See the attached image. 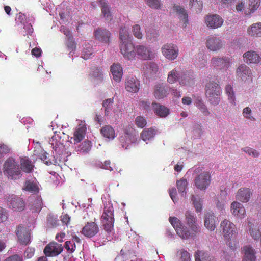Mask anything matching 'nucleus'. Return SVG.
Returning a JSON list of instances; mask_svg holds the SVG:
<instances>
[{
  "instance_id": "62",
  "label": "nucleus",
  "mask_w": 261,
  "mask_h": 261,
  "mask_svg": "<svg viewBox=\"0 0 261 261\" xmlns=\"http://www.w3.org/2000/svg\"><path fill=\"white\" fill-rule=\"evenodd\" d=\"M146 121L142 116H137L135 119V124L140 128H143L146 125Z\"/></svg>"
},
{
  "instance_id": "63",
  "label": "nucleus",
  "mask_w": 261,
  "mask_h": 261,
  "mask_svg": "<svg viewBox=\"0 0 261 261\" xmlns=\"http://www.w3.org/2000/svg\"><path fill=\"white\" fill-rule=\"evenodd\" d=\"M11 150V148L7 145L4 143H0V159H1L4 154L8 153Z\"/></svg>"
},
{
  "instance_id": "17",
  "label": "nucleus",
  "mask_w": 261,
  "mask_h": 261,
  "mask_svg": "<svg viewBox=\"0 0 261 261\" xmlns=\"http://www.w3.org/2000/svg\"><path fill=\"white\" fill-rule=\"evenodd\" d=\"M232 214L238 219L243 218L246 215V210L243 205L237 202L233 201L230 206Z\"/></svg>"
},
{
  "instance_id": "12",
  "label": "nucleus",
  "mask_w": 261,
  "mask_h": 261,
  "mask_svg": "<svg viewBox=\"0 0 261 261\" xmlns=\"http://www.w3.org/2000/svg\"><path fill=\"white\" fill-rule=\"evenodd\" d=\"M99 231V228L94 222H87L83 227L81 233L85 237L91 238L95 236Z\"/></svg>"
},
{
  "instance_id": "64",
  "label": "nucleus",
  "mask_w": 261,
  "mask_h": 261,
  "mask_svg": "<svg viewBox=\"0 0 261 261\" xmlns=\"http://www.w3.org/2000/svg\"><path fill=\"white\" fill-rule=\"evenodd\" d=\"M64 247L67 251L72 253L75 249L76 245L75 243H72L70 241H67L65 242Z\"/></svg>"
},
{
  "instance_id": "55",
  "label": "nucleus",
  "mask_w": 261,
  "mask_h": 261,
  "mask_svg": "<svg viewBox=\"0 0 261 261\" xmlns=\"http://www.w3.org/2000/svg\"><path fill=\"white\" fill-rule=\"evenodd\" d=\"M149 7L154 9H161L163 4L161 0H144Z\"/></svg>"
},
{
  "instance_id": "32",
  "label": "nucleus",
  "mask_w": 261,
  "mask_h": 261,
  "mask_svg": "<svg viewBox=\"0 0 261 261\" xmlns=\"http://www.w3.org/2000/svg\"><path fill=\"white\" fill-rule=\"evenodd\" d=\"M247 33L252 37H261V22L255 23L249 27Z\"/></svg>"
},
{
  "instance_id": "11",
  "label": "nucleus",
  "mask_w": 261,
  "mask_h": 261,
  "mask_svg": "<svg viewBox=\"0 0 261 261\" xmlns=\"http://www.w3.org/2000/svg\"><path fill=\"white\" fill-rule=\"evenodd\" d=\"M237 76L244 82H251L252 81V73L251 69L247 65L242 64L240 65L236 70Z\"/></svg>"
},
{
  "instance_id": "54",
  "label": "nucleus",
  "mask_w": 261,
  "mask_h": 261,
  "mask_svg": "<svg viewBox=\"0 0 261 261\" xmlns=\"http://www.w3.org/2000/svg\"><path fill=\"white\" fill-rule=\"evenodd\" d=\"M225 93L228 96L229 101L233 103L235 101V95L232 87L231 85H227L225 88Z\"/></svg>"
},
{
  "instance_id": "50",
  "label": "nucleus",
  "mask_w": 261,
  "mask_h": 261,
  "mask_svg": "<svg viewBox=\"0 0 261 261\" xmlns=\"http://www.w3.org/2000/svg\"><path fill=\"white\" fill-rule=\"evenodd\" d=\"M155 130L152 128L145 129L141 134V137L143 140L146 141L152 138L155 135Z\"/></svg>"
},
{
  "instance_id": "19",
  "label": "nucleus",
  "mask_w": 261,
  "mask_h": 261,
  "mask_svg": "<svg viewBox=\"0 0 261 261\" xmlns=\"http://www.w3.org/2000/svg\"><path fill=\"white\" fill-rule=\"evenodd\" d=\"M223 46L222 40L215 37H211L206 41V47L212 51H217Z\"/></svg>"
},
{
  "instance_id": "4",
  "label": "nucleus",
  "mask_w": 261,
  "mask_h": 261,
  "mask_svg": "<svg viewBox=\"0 0 261 261\" xmlns=\"http://www.w3.org/2000/svg\"><path fill=\"white\" fill-rule=\"evenodd\" d=\"M5 174L12 179H16L21 176V170L18 164L12 158L8 159L4 165Z\"/></svg>"
},
{
  "instance_id": "40",
  "label": "nucleus",
  "mask_w": 261,
  "mask_h": 261,
  "mask_svg": "<svg viewBox=\"0 0 261 261\" xmlns=\"http://www.w3.org/2000/svg\"><path fill=\"white\" fill-rule=\"evenodd\" d=\"M143 69L146 74H153L158 72V66L154 62H149L144 65Z\"/></svg>"
},
{
  "instance_id": "48",
  "label": "nucleus",
  "mask_w": 261,
  "mask_h": 261,
  "mask_svg": "<svg viewBox=\"0 0 261 261\" xmlns=\"http://www.w3.org/2000/svg\"><path fill=\"white\" fill-rule=\"evenodd\" d=\"M260 0H249V10L245 11V15H249L257 10L260 5Z\"/></svg>"
},
{
  "instance_id": "38",
  "label": "nucleus",
  "mask_w": 261,
  "mask_h": 261,
  "mask_svg": "<svg viewBox=\"0 0 261 261\" xmlns=\"http://www.w3.org/2000/svg\"><path fill=\"white\" fill-rule=\"evenodd\" d=\"M194 256L195 261H215L213 257L201 250H197L195 252Z\"/></svg>"
},
{
  "instance_id": "2",
  "label": "nucleus",
  "mask_w": 261,
  "mask_h": 261,
  "mask_svg": "<svg viewBox=\"0 0 261 261\" xmlns=\"http://www.w3.org/2000/svg\"><path fill=\"white\" fill-rule=\"evenodd\" d=\"M220 228L223 237L226 241V243L231 250H234L236 248V244L234 246L231 245L230 241L231 239L235 238L238 233L236 225L230 220L224 219L220 223Z\"/></svg>"
},
{
  "instance_id": "8",
  "label": "nucleus",
  "mask_w": 261,
  "mask_h": 261,
  "mask_svg": "<svg viewBox=\"0 0 261 261\" xmlns=\"http://www.w3.org/2000/svg\"><path fill=\"white\" fill-rule=\"evenodd\" d=\"M120 52L123 57L128 60H135L136 57V46L132 41L120 44Z\"/></svg>"
},
{
  "instance_id": "45",
  "label": "nucleus",
  "mask_w": 261,
  "mask_h": 261,
  "mask_svg": "<svg viewBox=\"0 0 261 261\" xmlns=\"http://www.w3.org/2000/svg\"><path fill=\"white\" fill-rule=\"evenodd\" d=\"M22 189L33 193H37L39 192L38 186L30 180L25 181L24 188Z\"/></svg>"
},
{
  "instance_id": "37",
  "label": "nucleus",
  "mask_w": 261,
  "mask_h": 261,
  "mask_svg": "<svg viewBox=\"0 0 261 261\" xmlns=\"http://www.w3.org/2000/svg\"><path fill=\"white\" fill-rule=\"evenodd\" d=\"M221 93L216 91V92L214 94L211 93V91H208L207 94H205L206 97L208 98V101L210 103L214 106L218 105L221 100Z\"/></svg>"
},
{
  "instance_id": "31",
  "label": "nucleus",
  "mask_w": 261,
  "mask_h": 261,
  "mask_svg": "<svg viewBox=\"0 0 261 261\" xmlns=\"http://www.w3.org/2000/svg\"><path fill=\"white\" fill-rule=\"evenodd\" d=\"M244 253L243 261H255V252L253 248L250 246H245L243 249Z\"/></svg>"
},
{
  "instance_id": "27",
  "label": "nucleus",
  "mask_w": 261,
  "mask_h": 261,
  "mask_svg": "<svg viewBox=\"0 0 261 261\" xmlns=\"http://www.w3.org/2000/svg\"><path fill=\"white\" fill-rule=\"evenodd\" d=\"M87 128L84 124H80L76 128L73 137L72 138L74 140V144L81 141L85 137Z\"/></svg>"
},
{
  "instance_id": "23",
  "label": "nucleus",
  "mask_w": 261,
  "mask_h": 261,
  "mask_svg": "<svg viewBox=\"0 0 261 261\" xmlns=\"http://www.w3.org/2000/svg\"><path fill=\"white\" fill-rule=\"evenodd\" d=\"M139 85V81L135 77H128L125 81V89L129 92H138Z\"/></svg>"
},
{
  "instance_id": "42",
  "label": "nucleus",
  "mask_w": 261,
  "mask_h": 261,
  "mask_svg": "<svg viewBox=\"0 0 261 261\" xmlns=\"http://www.w3.org/2000/svg\"><path fill=\"white\" fill-rule=\"evenodd\" d=\"M189 5L191 10L196 13H200L202 10L203 3L201 0H190Z\"/></svg>"
},
{
  "instance_id": "57",
  "label": "nucleus",
  "mask_w": 261,
  "mask_h": 261,
  "mask_svg": "<svg viewBox=\"0 0 261 261\" xmlns=\"http://www.w3.org/2000/svg\"><path fill=\"white\" fill-rule=\"evenodd\" d=\"M132 33L138 39L141 40L143 38V34L141 30V27L138 24H134L132 27Z\"/></svg>"
},
{
  "instance_id": "43",
  "label": "nucleus",
  "mask_w": 261,
  "mask_h": 261,
  "mask_svg": "<svg viewBox=\"0 0 261 261\" xmlns=\"http://www.w3.org/2000/svg\"><path fill=\"white\" fill-rule=\"evenodd\" d=\"M34 154L38 156L41 160L46 162L47 164V153L42 149L40 144L36 145L34 147Z\"/></svg>"
},
{
  "instance_id": "14",
  "label": "nucleus",
  "mask_w": 261,
  "mask_h": 261,
  "mask_svg": "<svg viewBox=\"0 0 261 261\" xmlns=\"http://www.w3.org/2000/svg\"><path fill=\"white\" fill-rule=\"evenodd\" d=\"M223 18L217 14L208 15L205 17V22L207 26L212 29H217L222 25Z\"/></svg>"
},
{
  "instance_id": "46",
  "label": "nucleus",
  "mask_w": 261,
  "mask_h": 261,
  "mask_svg": "<svg viewBox=\"0 0 261 261\" xmlns=\"http://www.w3.org/2000/svg\"><path fill=\"white\" fill-rule=\"evenodd\" d=\"M188 185L187 180L186 179H180L176 182V186L178 192L181 195L185 197L186 194V190Z\"/></svg>"
},
{
  "instance_id": "26",
  "label": "nucleus",
  "mask_w": 261,
  "mask_h": 261,
  "mask_svg": "<svg viewBox=\"0 0 261 261\" xmlns=\"http://www.w3.org/2000/svg\"><path fill=\"white\" fill-rule=\"evenodd\" d=\"M97 3L101 8V13L103 17L108 21L111 20L112 15L107 2L105 0H97Z\"/></svg>"
},
{
  "instance_id": "7",
  "label": "nucleus",
  "mask_w": 261,
  "mask_h": 261,
  "mask_svg": "<svg viewBox=\"0 0 261 261\" xmlns=\"http://www.w3.org/2000/svg\"><path fill=\"white\" fill-rule=\"evenodd\" d=\"M211 174L208 171H203L197 175L194 179V185L200 190H205L210 185Z\"/></svg>"
},
{
  "instance_id": "53",
  "label": "nucleus",
  "mask_w": 261,
  "mask_h": 261,
  "mask_svg": "<svg viewBox=\"0 0 261 261\" xmlns=\"http://www.w3.org/2000/svg\"><path fill=\"white\" fill-rule=\"evenodd\" d=\"M191 200L197 213L200 212L202 209V201L199 197L196 198L193 195Z\"/></svg>"
},
{
  "instance_id": "39",
  "label": "nucleus",
  "mask_w": 261,
  "mask_h": 261,
  "mask_svg": "<svg viewBox=\"0 0 261 261\" xmlns=\"http://www.w3.org/2000/svg\"><path fill=\"white\" fill-rule=\"evenodd\" d=\"M208 91H211L213 94L215 93L216 91L222 93L220 86L217 82L215 81H210L206 83L205 87V94H207Z\"/></svg>"
},
{
  "instance_id": "3",
  "label": "nucleus",
  "mask_w": 261,
  "mask_h": 261,
  "mask_svg": "<svg viewBox=\"0 0 261 261\" xmlns=\"http://www.w3.org/2000/svg\"><path fill=\"white\" fill-rule=\"evenodd\" d=\"M104 230L108 233L113 230L114 223V208L112 205L105 206L100 218Z\"/></svg>"
},
{
  "instance_id": "41",
  "label": "nucleus",
  "mask_w": 261,
  "mask_h": 261,
  "mask_svg": "<svg viewBox=\"0 0 261 261\" xmlns=\"http://www.w3.org/2000/svg\"><path fill=\"white\" fill-rule=\"evenodd\" d=\"M102 136L107 138L113 139L115 137V130L110 125H106L100 129Z\"/></svg>"
},
{
  "instance_id": "47",
  "label": "nucleus",
  "mask_w": 261,
  "mask_h": 261,
  "mask_svg": "<svg viewBox=\"0 0 261 261\" xmlns=\"http://www.w3.org/2000/svg\"><path fill=\"white\" fill-rule=\"evenodd\" d=\"M43 202L40 196H37L31 207L32 212H39L42 209Z\"/></svg>"
},
{
  "instance_id": "1",
  "label": "nucleus",
  "mask_w": 261,
  "mask_h": 261,
  "mask_svg": "<svg viewBox=\"0 0 261 261\" xmlns=\"http://www.w3.org/2000/svg\"><path fill=\"white\" fill-rule=\"evenodd\" d=\"M185 222L189 227L188 229L183 225L181 221L175 217H170L169 221L175 229L177 234L182 239H188L190 237H195L200 232V226L197 223V218L190 211L185 213Z\"/></svg>"
},
{
  "instance_id": "35",
  "label": "nucleus",
  "mask_w": 261,
  "mask_h": 261,
  "mask_svg": "<svg viewBox=\"0 0 261 261\" xmlns=\"http://www.w3.org/2000/svg\"><path fill=\"white\" fill-rule=\"evenodd\" d=\"M20 168L25 173H31L33 170L34 165L32 161L28 158H21L20 160Z\"/></svg>"
},
{
  "instance_id": "25",
  "label": "nucleus",
  "mask_w": 261,
  "mask_h": 261,
  "mask_svg": "<svg viewBox=\"0 0 261 261\" xmlns=\"http://www.w3.org/2000/svg\"><path fill=\"white\" fill-rule=\"evenodd\" d=\"M152 108L154 113L160 117H166L169 114V109L160 103L153 102Z\"/></svg>"
},
{
  "instance_id": "13",
  "label": "nucleus",
  "mask_w": 261,
  "mask_h": 261,
  "mask_svg": "<svg viewBox=\"0 0 261 261\" xmlns=\"http://www.w3.org/2000/svg\"><path fill=\"white\" fill-rule=\"evenodd\" d=\"M18 241L22 245H27L31 242L30 232L25 227L19 226L16 230Z\"/></svg>"
},
{
  "instance_id": "9",
  "label": "nucleus",
  "mask_w": 261,
  "mask_h": 261,
  "mask_svg": "<svg viewBox=\"0 0 261 261\" xmlns=\"http://www.w3.org/2000/svg\"><path fill=\"white\" fill-rule=\"evenodd\" d=\"M161 50L163 56L170 60L176 59L178 56V47L174 44H165L162 47Z\"/></svg>"
},
{
  "instance_id": "5",
  "label": "nucleus",
  "mask_w": 261,
  "mask_h": 261,
  "mask_svg": "<svg viewBox=\"0 0 261 261\" xmlns=\"http://www.w3.org/2000/svg\"><path fill=\"white\" fill-rule=\"evenodd\" d=\"M137 140L135 129L130 126L124 129L123 135L119 138L122 147L125 149H127L131 144L136 143Z\"/></svg>"
},
{
  "instance_id": "10",
  "label": "nucleus",
  "mask_w": 261,
  "mask_h": 261,
  "mask_svg": "<svg viewBox=\"0 0 261 261\" xmlns=\"http://www.w3.org/2000/svg\"><path fill=\"white\" fill-rule=\"evenodd\" d=\"M63 250V247L60 244L52 242L44 248L43 252L48 257H54L60 254Z\"/></svg>"
},
{
  "instance_id": "20",
  "label": "nucleus",
  "mask_w": 261,
  "mask_h": 261,
  "mask_svg": "<svg viewBox=\"0 0 261 261\" xmlns=\"http://www.w3.org/2000/svg\"><path fill=\"white\" fill-rule=\"evenodd\" d=\"M211 63L213 66L221 69L228 68L230 66V59L226 57H215L211 59Z\"/></svg>"
},
{
  "instance_id": "16",
  "label": "nucleus",
  "mask_w": 261,
  "mask_h": 261,
  "mask_svg": "<svg viewBox=\"0 0 261 261\" xmlns=\"http://www.w3.org/2000/svg\"><path fill=\"white\" fill-rule=\"evenodd\" d=\"M217 218L213 213L207 212L204 217V226L210 231H214L217 226Z\"/></svg>"
},
{
  "instance_id": "58",
  "label": "nucleus",
  "mask_w": 261,
  "mask_h": 261,
  "mask_svg": "<svg viewBox=\"0 0 261 261\" xmlns=\"http://www.w3.org/2000/svg\"><path fill=\"white\" fill-rule=\"evenodd\" d=\"M178 71L174 69L169 72L167 77V82L170 84H173L176 82L178 79Z\"/></svg>"
},
{
  "instance_id": "51",
  "label": "nucleus",
  "mask_w": 261,
  "mask_h": 261,
  "mask_svg": "<svg viewBox=\"0 0 261 261\" xmlns=\"http://www.w3.org/2000/svg\"><path fill=\"white\" fill-rule=\"evenodd\" d=\"M91 148V142L89 140L84 141L78 147L77 151L80 153L88 152Z\"/></svg>"
},
{
  "instance_id": "33",
  "label": "nucleus",
  "mask_w": 261,
  "mask_h": 261,
  "mask_svg": "<svg viewBox=\"0 0 261 261\" xmlns=\"http://www.w3.org/2000/svg\"><path fill=\"white\" fill-rule=\"evenodd\" d=\"M173 10L178 14L180 19L184 21L185 27H186L188 23V14L185 9L180 6L174 4L173 6Z\"/></svg>"
},
{
  "instance_id": "18",
  "label": "nucleus",
  "mask_w": 261,
  "mask_h": 261,
  "mask_svg": "<svg viewBox=\"0 0 261 261\" xmlns=\"http://www.w3.org/2000/svg\"><path fill=\"white\" fill-rule=\"evenodd\" d=\"M58 139H61L60 137L58 135L55 134L51 137L50 140L51 144L53 146V148L56 153L59 155H61L65 153L66 149L63 143H62L60 140L58 141Z\"/></svg>"
},
{
  "instance_id": "61",
  "label": "nucleus",
  "mask_w": 261,
  "mask_h": 261,
  "mask_svg": "<svg viewBox=\"0 0 261 261\" xmlns=\"http://www.w3.org/2000/svg\"><path fill=\"white\" fill-rule=\"evenodd\" d=\"M252 111L249 107H246L243 110V115L245 118L251 121L255 120V118L251 115Z\"/></svg>"
},
{
  "instance_id": "15",
  "label": "nucleus",
  "mask_w": 261,
  "mask_h": 261,
  "mask_svg": "<svg viewBox=\"0 0 261 261\" xmlns=\"http://www.w3.org/2000/svg\"><path fill=\"white\" fill-rule=\"evenodd\" d=\"M153 94L156 99H163L168 94V87L162 83H156L154 86Z\"/></svg>"
},
{
  "instance_id": "24",
  "label": "nucleus",
  "mask_w": 261,
  "mask_h": 261,
  "mask_svg": "<svg viewBox=\"0 0 261 261\" xmlns=\"http://www.w3.org/2000/svg\"><path fill=\"white\" fill-rule=\"evenodd\" d=\"M243 57L244 61L248 64H257L261 61L259 55L253 50L245 53Z\"/></svg>"
},
{
  "instance_id": "60",
  "label": "nucleus",
  "mask_w": 261,
  "mask_h": 261,
  "mask_svg": "<svg viewBox=\"0 0 261 261\" xmlns=\"http://www.w3.org/2000/svg\"><path fill=\"white\" fill-rule=\"evenodd\" d=\"M58 220L57 219V217L52 215H49L47 216V223L48 226L51 227H56L58 225Z\"/></svg>"
},
{
  "instance_id": "34",
  "label": "nucleus",
  "mask_w": 261,
  "mask_h": 261,
  "mask_svg": "<svg viewBox=\"0 0 261 261\" xmlns=\"http://www.w3.org/2000/svg\"><path fill=\"white\" fill-rule=\"evenodd\" d=\"M10 206L14 211H21L24 210L25 204L22 199L19 197H15L10 201Z\"/></svg>"
},
{
  "instance_id": "21",
  "label": "nucleus",
  "mask_w": 261,
  "mask_h": 261,
  "mask_svg": "<svg viewBox=\"0 0 261 261\" xmlns=\"http://www.w3.org/2000/svg\"><path fill=\"white\" fill-rule=\"evenodd\" d=\"M179 84L182 86L190 87L195 83L194 74L193 72L184 73L179 79Z\"/></svg>"
},
{
  "instance_id": "36",
  "label": "nucleus",
  "mask_w": 261,
  "mask_h": 261,
  "mask_svg": "<svg viewBox=\"0 0 261 261\" xmlns=\"http://www.w3.org/2000/svg\"><path fill=\"white\" fill-rule=\"evenodd\" d=\"M119 39L121 43H126L132 41V37L128 32V29L125 27H122L119 32Z\"/></svg>"
},
{
  "instance_id": "29",
  "label": "nucleus",
  "mask_w": 261,
  "mask_h": 261,
  "mask_svg": "<svg viewBox=\"0 0 261 261\" xmlns=\"http://www.w3.org/2000/svg\"><path fill=\"white\" fill-rule=\"evenodd\" d=\"M111 72L113 78L115 81L119 82L121 81L122 75V68L118 64H113L111 67Z\"/></svg>"
},
{
  "instance_id": "59",
  "label": "nucleus",
  "mask_w": 261,
  "mask_h": 261,
  "mask_svg": "<svg viewBox=\"0 0 261 261\" xmlns=\"http://www.w3.org/2000/svg\"><path fill=\"white\" fill-rule=\"evenodd\" d=\"M242 150L247 153L249 156L254 158H257L260 155V153L257 150L249 147L243 148Z\"/></svg>"
},
{
  "instance_id": "22",
  "label": "nucleus",
  "mask_w": 261,
  "mask_h": 261,
  "mask_svg": "<svg viewBox=\"0 0 261 261\" xmlns=\"http://www.w3.org/2000/svg\"><path fill=\"white\" fill-rule=\"evenodd\" d=\"M251 195V192L248 188H241L239 189L236 195V199L242 202L249 201Z\"/></svg>"
},
{
  "instance_id": "56",
  "label": "nucleus",
  "mask_w": 261,
  "mask_h": 261,
  "mask_svg": "<svg viewBox=\"0 0 261 261\" xmlns=\"http://www.w3.org/2000/svg\"><path fill=\"white\" fill-rule=\"evenodd\" d=\"M114 102L113 98H108L103 101L102 106L105 108V115H109L111 110L112 105Z\"/></svg>"
},
{
  "instance_id": "52",
  "label": "nucleus",
  "mask_w": 261,
  "mask_h": 261,
  "mask_svg": "<svg viewBox=\"0 0 261 261\" xmlns=\"http://www.w3.org/2000/svg\"><path fill=\"white\" fill-rule=\"evenodd\" d=\"M93 53L92 46L90 44H85L82 51V57L85 60L88 59Z\"/></svg>"
},
{
  "instance_id": "6",
  "label": "nucleus",
  "mask_w": 261,
  "mask_h": 261,
  "mask_svg": "<svg viewBox=\"0 0 261 261\" xmlns=\"http://www.w3.org/2000/svg\"><path fill=\"white\" fill-rule=\"evenodd\" d=\"M136 56L139 59L143 60H151L155 57V53L148 46L137 45L136 46Z\"/></svg>"
},
{
  "instance_id": "49",
  "label": "nucleus",
  "mask_w": 261,
  "mask_h": 261,
  "mask_svg": "<svg viewBox=\"0 0 261 261\" xmlns=\"http://www.w3.org/2000/svg\"><path fill=\"white\" fill-rule=\"evenodd\" d=\"M146 39L151 42L156 41L159 36V33L156 30L149 29L146 30Z\"/></svg>"
},
{
  "instance_id": "28",
  "label": "nucleus",
  "mask_w": 261,
  "mask_h": 261,
  "mask_svg": "<svg viewBox=\"0 0 261 261\" xmlns=\"http://www.w3.org/2000/svg\"><path fill=\"white\" fill-rule=\"evenodd\" d=\"M110 33L106 29H98L95 31V37L96 39L104 42L109 43Z\"/></svg>"
},
{
  "instance_id": "44",
  "label": "nucleus",
  "mask_w": 261,
  "mask_h": 261,
  "mask_svg": "<svg viewBox=\"0 0 261 261\" xmlns=\"http://www.w3.org/2000/svg\"><path fill=\"white\" fill-rule=\"evenodd\" d=\"M90 72L89 75L100 81L103 80V73L101 69L97 67H93L90 68Z\"/></svg>"
},
{
  "instance_id": "30",
  "label": "nucleus",
  "mask_w": 261,
  "mask_h": 261,
  "mask_svg": "<svg viewBox=\"0 0 261 261\" xmlns=\"http://www.w3.org/2000/svg\"><path fill=\"white\" fill-rule=\"evenodd\" d=\"M248 233L254 240H258L261 237V232L259 227L254 225L250 221H248Z\"/></svg>"
}]
</instances>
